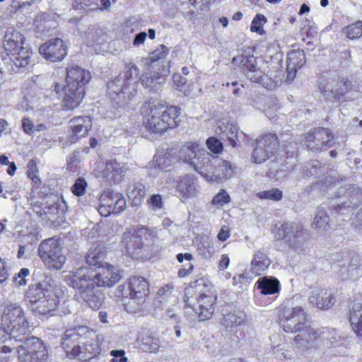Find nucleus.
<instances>
[{
  "label": "nucleus",
  "instance_id": "64",
  "mask_svg": "<svg viewBox=\"0 0 362 362\" xmlns=\"http://www.w3.org/2000/svg\"><path fill=\"white\" fill-rule=\"evenodd\" d=\"M339 60L342 66H349L351 63V50L344 49L339 53Z\"/></svg>",
  "mask_w": 362,
  "mask_h": 362
},
{
  "label": "nucleus",
  "instance_id": "30",
  "mask_svg": "<svg viewBox=\"0 0 362 362\" xmlns=\"http://www.w3.org/2000/svg\"><path fill=\"white\" fill-rule=\"evenodd\" d=\"M81 345L84 349V351L80 349L78 351L79 355L76 358L81 361H88L92 358L94 356L99 354L100 351L98 343L93 337L83 341H81Z\"/></svg>",
  "mask_w": 362,
  "mask_h": 362
},
{
  "label": "nucleus",
  "instance_id": "7",
  "mask_svg": "<svg viewBox=\"0 0 362 362\" xmlns=\"http://www.w3.org/2000/svg\"><path fill=\"white\" fill-rule=\"evenodd\" d=\"M235 65L240 66L247 78L251 81L260 83L269 90L275 89L281 83V78L272 79L257 66V59L253 55H246L243 53L235 56L232 59Z\"/></svg>",
  "mask_w": 362,
  "mask_h": 362
},
{
  "label": "nucleus",
  "instance_id": "22",
  "mask_svg": "<svg viewBox=\"0 0 362 362\" xmlns=\"http://www.w3.org/2000/svg\"><path fill=\"white\" fill-rule=\"evenodd\" d=\"M232 172L233 168L230 162L216 156L214 158L213 170H210V174L206 175V180L223 182L230 177Z\"/></svg>",
  "mask_w": 362,
  "mask_h": 362
},
{
  "label": "nucleus",
  "instance_id": "11",
  "mask_svg": "<svg viewBox=\"0 0 362 362\" xmlns=\"http://www.w3.org/2000/svg\"><path fill=\"white\" fill-rule=\"evenodd\" d=\"M275 237L277 240H284L288 247L296 252L303 250L307 239L305 231L302 226L295 222H286L277 228Z\"/></svg>",
  "mask_w": 362,
  "mask_h": 362
},
{
  "label": "nucleus",
  "instance_id": "63",
  "mask_svg": "<svg viewBox=\"0 0 362 362\" xmlns=\"http://www.w3.org/2000/svg\"><path fill=\"white\" fill-rule=\"evenodd\" d=\"M21 122L22 128L25 134L28 135H32L35 133V125L29 118L24 117L22 119Z\"/></svg>",
  "mask_w": 362,
  "mask_h": 362
},
{
  "label": "nucleus",
  "instance_id": "12",
  "mask_svg": "<svg viewBox=\"0 0 362 362\" xmlns=\"http://www.w3.org/2000/svg\"><path fill=\"white\" fill-rule=\"evenodd\" d=\"M279 317L284 330L292 334L305 330L308 322L304 309L298 305L282 307L279 310Z\"/></svg>",
  "mask_w": 362,
  "mask_h": 362
},
{
  "label": "nucleus",
  "instance_id": "40",
  "mask_svg": "<svg viewBox=\"0 0 362 362\" xmlns=\"http://www.w3.org/2000/svg\"><path fill=\"white\" fill-rule=\"evenodd\" d=\"M220 135L222 139H228L229 144L235 147L237 146V141L234 139L239 127L236 124L222 122L218 127Z\"/></svg>",
  "mask_w": 362,
  "mask_h": 362
},
{
  "label": "nucleus",
  "instance_id": "47",
  "mask_svg": "<svg viewBox=\"0 0 362 362\" xmlns=\"http://www.w3.org/2000/svg\"><path fill=\"white\" fill-rule=\"evenodd\" d=\"M329 216L322 207H318L312 226L313 228L326 230L328 226Z\"/></svg>",
  "mask_w": 362,
  "mask_h": 362
},
{
  "label": "nucleus",
  "instance_id": "32",
  "mask_svg": "<svg viewBox=\"0 0 362 362\" xmlns=\"http://www.w3.org/2000/svg\"><path fill=\"white\" fill-rule=\"evenodd\" d=\"M306 328L302 332H297L294 337V344L299 347H305L308 344H313L319 337L318 332L313 329L310 325L306 323Z\"/></svg>",
  "mask_w": 362,
  "mask_h": 362
},
{
  "label": "nucleus",
  "instance_id": "25",
  "mask_svg": "<svg viewBox=\"0 0 362 362\" xmlns=\"http://www.w3.org/2000/svg\"><path fill=\"white\" fill-rule=\"evenodd\" d=\"M71 127L74 134L71 142H76L78 138L86 136L92 128V120L89 116H80L71 119Z\"/></svg>",
  "mask_w": 362,
  "mask_h": 362
},
{
  "label": "nucleus",
  "instance_id": "18",
  "mask_svg": "<svg viewBox=\"0 0 362 362\" xmlns=\"http://www.w3.org/2000/svg\"><path fill=\"white\" fill-rule=\"evenodd\" d=\"M67 46L60 38L47 40L39 47V52L47 61L57 62L62 61L67 54Z\"/></svg>",
  "mask_w": 362,
  "mask_h": 362
},
{
  "label": "nucleus",
  "instance_id": "15",
  "mask_svg": "<svg viewBox=\"0 0 362 362\" xmlns=\"http://www.w3.org/2000/svg\"><path fill=\"white\" fill-rule=\"evenodd\" d=\"M126 208V199L119 192L105 191L100 197L98 212L103 216H108L111 214H119Z\"/></svg>",
  "mask_w": 362,
  "mask_h": 362
},
{
  "label": "nucleus",
  "instance_id": "3",
  "mask_svg": "<svg viewBox=\"0 0 362 362\" xmlns=\"http://www.w3.org/2000/svg\"><path fill=\"white\" fill-rule=\"evenodd\" d=\"M140 70L132 62H127L122 73L107 83L111 99L119 105L127 104L136 95Z\"/></svg>",
  "mask_w": 362,
  "mask_h": 362
},
{
  "label": "nucleus",
  "instance_id": "23",
  "mask_svg": "<svg viewBox=\"0 0 362 362\" xmlns=\"http://www.w3.org/2000/svg\"><path fill=\"white\" fill-rule=\"evenodd\" d=\"M215 157L207 151L197 150L196 158H194V161H191V167L206 180V175H209V171L213 170L214 158Z\"/></svg>",
  "mask_w": 362,
  "mask_h": 362
},
{
  "label": "nucleus",
  "instance_id": "37",
  "mask_svg": "<svg viewBox=\"0 0 362 362\" xmlns=\"http://www.w3.org/2000/svg\"><path fill=\"white\" fill-rule=\"evenodd\" d=\"M349 321L355 334L362 338V303H354L350 311Z\"/></svg>",
  "mask_w": 362,
  "mask_h": 362
},
{
  "label": "nucleus",
  "instance_id": "26",
  "mask_svg": "<svg viewBox=\"0 0 362 362\" xmlns=\"http://www.w3.org/2000/svg\"><path fill=\"white\" fill-rule=\"evenodd\" d=\"M129 167L125 163H121L116 160H110L105 165L103 175L107 180L114 183L118 182L125 176Z\"/></svg>",
  "mask_w": 362,
  "mask_h": 362
},
{
  "label": "nucleus",
  "instance_id": "41",
  "mask_svg": "<svg viewBox=\"0 0 362 362\" xmlns=\"http://www.w3.org/2000/svg\"><path fill=\"white\" fill-rule=\"evenodd\" d=\"M105 256V247L100 244L97 245L88 250L86 256V262L90 266H99Z\"/></svg>",
  "mask_w": 362,
  "mask_h": 362
},
{
  "label": "nucleus",
  "instance_id": "51",
  "mask_svg": "<svg viewBox=\"0 0 362 362\" xmlns=\"http://www.w3.org/2000/svg\"><path fill=\"white\" fill-rule=\"evenodd\" d=\"M169 53V48L165 45H161L154 51L150 53L149 59L151 63H155L156 62H159L160 60H163ZM166 62L169 64V62H163L161 61L160 63L163 64H166Z\"/></svg>",
  "mask_w": 362,
  "mask_h": 362
},
{
  "label": "nucleus",
  "instance_id": "54",
  "mask_svg": "<svg viewBox=\"0 0 362 362\" xmlns=\"http://www.w3.org/2000/svg\"><path fill=\"white\" fill-rule=\"evenodd\" d=\"M230 202V197L228 193L223 189H221L219 192L213 198L211 204L216 206H222L225 204Z\"/></svg>",
  "mask_w": 362,
  "mask_h": 362
},
{
  "label": "nucleus",
  "instance_id": "48",
  "mask_svg": "<svg viewBox=\"0 0 362 362\" xmlns=\"http://www.w3.org/2000/svg\"><path fill=\"white\" fill-rule=\"evenodd\" d=\"M334 80H332V82H322L320 83L319 88L320 89L324 98L327 100L334 99L339 100V96L337 95V85L334 87Z\"/></svg>",
  "mask_w": 362,
  "mask_h": 362
},
{
  "label": "nucleus",
  "instance_id": "16",
  "mask_svg": "<svg viewBox=\"0 0 362 362\" xmlns=\"http://www.w3.org/2000/svg\"><path fill=\"white\" fill-rule=\"evenodd\" d=\"M278 147L276 136L267 134L257 139V145L252 153V159L255 163H262L276 152Z\"/></svg>",
  "mask_w": 362,
  "mask_h": 362
},
{
  "label": "nucleus",
  "instance_id": "39",
  "mask_svg": "<svg viewBox=\"0 0 362 362\" xmlns=\"http://www.w3.org/2000/svg\"><path fill=\"white\" fill-rule=\"evenodd\" d=\"M127 194L132 202V205L139 206L141 204L146 195L145 186L140 182H136L128 187Z\"/></svg>",
  "mask_w": 362,
  "mask_h": 362
},
{
  "label": "nucleus",
  "instance_id": "38",
  "mask_svg": "<svg viewBox=\"0 0 362 362\" xmlns=\"http://www.w3.org/2000/svg\"><path fill=\"white\" fill-rule=\"evenodd\" d=\"M173 163V158L168 151H158L153 157L154 168L162 172L169 171Z\"/></svg>",
  "mask_w": 362,
  "mask_h": 362
},
{
  "label": "nucleus",
  "instance_id": "50",
  "mask_svg": "<svg viewBox=\"0 0 362 362\" xmlns=\"http://www.w3.org/2000/svg\"><path fill=\"white\" fill-rule=\"evenodd\" d=\"M71 333L79 341H84L91 337H95V333L92 329H90L87 326L79 325L73 329H69Z\"/></svg>",
  "mask_w": 362,
  "mask_h": 362
},
{
  "label": "nucleus",
  "instance_id": "31",
  "mask_svg": "<svg viewBox=\"0 0 362 362\" xmlns=\"http://www.w3.org/2000/svg\"><path fill=\"white\" fill-rule=\"evenodd\" d=\"M245 320V314L240 310H234L223 314L221 325L228 331H233L239 327Z\"/></svg>",
  "mask_w": 362,
  "mask_h": 362
},
{
  "label": "nucleus",
  "instance_id": "59",
  "mask_svg": "<svg viewBox=\"0 0 362 362\" xmlns=\"http://www.w3.org/2000/svg\"><path fill=\"white\" fill-rule=\"evenodd\" d=\"M8 341H21L19 339L12 337L8 333V329H5V327L0 324V346L8 344Z\"/></svg>",
  "mask_w": 362,
  "mask_h": 362
},
{
  "label": "nucleus",
  "instance_id": "17",
  "mask_svg": "<svg viewBox=\"0 0 362 362\" xmlns=\"http://www.w3.org/2000/svg\"><path fill=\"white\" fill-rule=\"evenodd\" d=\"M66 211V202L58 199L56 202L47 204L43 209H40L35 212L41 218L43 224L52 226L59 224Z\"/></svg>",
  "mask_w": 362,
  "mask_h": 362
},
{
  "label": "nucleus",
  "instance_id": "45",
  "mask_svg": "<svg viewBox=\"0 0 362 362\" xmlns=\"http://www.w3.org/2000/svg\"><path fill=\"white\" fill-rule=\"evenodd\" d=\"M19 342H17V341H8V344L0 346V362H8L14 350L18 354Z\"/></svg>",
  "mask_w": 362,
  "mask_h": 362
},
{
  "label": "nucleus",
  "instance_id": "60",
  "mask_svg": "<svg viewBox=\"0 0 362 362\" xmlns=\"http://www.w3.org/2000/svg\"><path fill=\"white\" fill-rule=\"evenodd\" d=\"M35 0H12L11 9L13 12H16L26 6L33 4Z\"/></svg>",
  "mask_w": 362,
  "mask_h": 362
},
{
  "label": "nucleus",
  "instance_id": "49",
  "mask_svg": "<svg viewBox=\"0 0 362 362\" xmlns=\"http://www.w3.org/2000/svg\"><path fill=\"white\" fill-rule=\"evenodd\" d=\"M72 5L75 10L93 11L100 8L99 0H74Z\"/></svg>",
  "mask_w": 362,
  "mask_h": 362
},
{
  "label": "nucleus",
  "instance_id": "13",
  "mask_svg": "<svg viewBox=\"0 0 362 362\" xmlns=\"http://www.w3.org/2000/svg\"><path fill=\"white\" fill-rule=\"evenodd\" d=\"M334 136L330 129L324 127L314 128L300 136V142L310 151L326 150L334 144Z\"/></svg>",
  "mask_w": 362,
  "mask_h": 362
},
{
  "label": "nucleus",
  "instance_id": "56",
  "mask_svg": "<svg viewBox=\"0 0 362 362\" xmlns=\"http://www.w3.org/2000/svg\"><path fill=\"white\" fill-rule=\"evenodd\" d=\"M208 148L214 153H218L223 150V144L219 139L216 137H209L206 140Z\"/></svg>",
  "mask_w": 362,
  "mask_h": 362
},
{
  "label": "nucleus",
  "instance_id": "2",
  "mask_svg": "<svg viewBox=\"0 0 362 362\" xmlns=\"http://www.w3.org/2000/svg\"><path fill=\"white\" fill-rule=\"evenodd\" d=\"M160 101L149 100L145 102L141 107L146 129L154 134H161L168 129L177 126V119L180 115V108L176 106L167 107Z\"/></svg>",
  "mask_w": 362,
  "mask_h": 362
},
{
  "label": "nucleus",
  "instance_id": "52",
  "mask_svg": "<svg viewBox=\"0 0 362 362\" xmlns=\"http://www.w3.org/2000/svg\"><path fill=\"white\" fill-rule=\"evenodd\" d=\"M257 197L262 199H269L274 202L281 200L283 197V192L277 188H272L269 190L259 192Z\"/></svg>",
  "mask_w": 362,
  "mask_h": 362
},
{
  "label": "nucleus",
  "instance_id": "9",
  "mask_svg": "<svg viewBox=\"0 0 362 362\" xmlns=\"http://www.w3.org/2000/svg\"><path fill=\"white\" fill-rule=\"evenodd\" d=\"M19 362H47L49 353L45 344L38 337L27 335L19 342Z\"/></svg>",
  "mask_w": 362,
  "mask_h": 362
},
{
  "label": "nucleus",
  "instance_id": "4",
  "mask_svg": "<svg viewBox=\"0 0 362 362\" xmlns=\"http://www.w3.org/2000/svg\"><path fill=\"white\" fill-rule=\"evenodd\" d=\"M91 75L89 71L78 66L66 69V84L63 87L62 105L67 110L77 107L85 95V86L89 82Z\"/></svg>",
  "mask_w": 362,
  "mask_h": 362
},
{
  "label": "nucleus",
  "instance_id": "20",
  "mask_svg": "<svg viewBox=\"0 0 362 362\" xmlns=\"http://www.w3.org/2000/svg\"><path fill=\"white\" fill-rule=\"evenodd\" d=\"M129 298L132 303L142 305L148 293V284L141 276H132L129 281Z\"/></svg>",
  "mask_w": 362,
  "mask_h": 362
},
{
  "label": "nucleus",
  "instance_id": "29",
  "mask_svg": "<svg viewBox=\"0 0 362 362\" xmlns=\"http://www.w3.org/2000/svg\"><path fill=\"white\" fill-rule=\"evenodd\" d=\"M255 286L263 295H272L278 293L280 291V282L274 276H265L260 277Z\"/></svg>",
  "mask_w": 362,
  "mask_h": 362
},
{
  "label": "nucleus",
  "instance_id": "33",
  "mask_svg": "<svg viewBox=\"0 0 362 362\" xmlns=\"http://www.w3.org/2000/svg\"><path fill=\"white\" fill-rule=\"evenodd\" d=\"M180 194L186 198L193 197L196 194V179L192 175H186L182 177L177 185Z\"/></svg>",
  "mask_w": 362,
  "mask_h": 362
},
{
  "label": "nucleus",
  "instance_id": "6",
  "mask_svg": "<svg viewBox=\"0 0 362 362\" xmlns=\"http://www.w3.org/2000/svg\"><path fill=\"white\" fill-rule=\"evenodd\" d=\"M1 325L8 329V333L15 339L22 341L27 335H30L23 310L16 303L5 304Z\"/></svg>",
  "mask_w": 362,
  "mask_h": 362
},
{
  "label": "nucleus",
  "instance_id": "19",
  "mask_svg": "<svg viewBox=\"0 0 362 362\" xmlns=\"http://www.w3.org/2000/svg\"><path fill=\"white\" fill-rule=\"evenodd\" d=\"M195 300H197V305L194 303L193 299L187 297L185 298V305L192 308L199 321L211 318L214 312V305L216 300V297L203 294L200 295L199 298H195Z\"/></svg>",
  "mask_w": 362,
  "mask_h": 362
},
{
  "label": "nucleus",
  "instance_id": "57",
  "mask_svg": "<svg viewBox=\"0 0 362 362\" xmlns=\"http://www.w3.org/2000/svg\"><path fill=\"white\" fill-rule=\"evenodd\" d=\"M86 182L83 178H78L71 187L72 192L76 196H81L84 194L86 187Z\"/></svg>",
  "mask_w": 362,
  "mask_h": 362
},
{
  "label": "nucleus",
  "instance_id": "24",
  "mask_svg": "<svg viewBox=\"0 0 362 362\" xmlns=\"http://www.w3.org/2000/svg\"><path fill=\"white\" fill-rule=\"evenodd\" d=\"M310 304L320 309L330 308L334 303V297L326 288L313 289L308 298Z\"/></svg>",
  "mask_w": 362,
  "mask_h": 362
},
{
  "label": "nucleus",
  "instance_id": "34",
  "mask_svg": "<svg viewBox=\"0 0 362 362\" xmlns=\"http://www.w3.org/2000/svg\"><path fill=\"white\" fill-rule=\"evenodd\" d=\"M271 263L272 261L263 251L257 250L255 252L251 262V272L255 275H260Z\"/></svg>",
  "mask_w": 362,
  "mask_h": 362
},
{
  "label": "nucleus",
  "instance_id": "58",
  "mask_svg": "<svg viewBox=\"0 0 362 362\" xmlns=\"http://www.w3.org/2000/svg\"><path fill=\"white\" fill-rule=\"evenodd\" d=\"M321 164L317 160H313L307 167L305 170L307 176H317L322 173L321 170Z\"/></svg>",
  "mask_w": 362,
  "mask_h": 362
},
{
  "label": "nucleus",
  "instance_id": "28",
  "mask_svg": "<svg viewBox=\"0 0 362 362\" xmlns=\"http://www.w3.org/2000/svg\"><path fill=\"white\" fill-rule=\"evenodd\" d=\"M59 304V300L53 294L44 299H41L33 304L30 305L33 312L40 315H47L55 310Z\"/></svg>",
  "mask_w": 362,
  "mask_h": 362
},
{
  "label": "nucleus",
  "instance_id": "21",
  "mask_svg": "<svg viewBox=\"0 0 362 362\" xmlns=\"http://www.w3.org/2000/svg\"><path fill=\"white\" fill-rule=\"evenodd\" d=\"M53 290L54 287L48 281H43L31 284L25 292V300L32 305L35 302L54 294Z\"/></svg>",
  "mask_w": 362,
  "mask_h": 362
},
{
  "label": "nucleus",
  "instance_id": "46",
  "mask_svg": "<svg viewBox=\"0 0 362 362\" xmlns=\"http://www.w3.org/2000/svg\"><path fill=\"white\" fill-rule=\"evenodd\" d=\"M342 33L351 40L358 39L362 35V21L358 20L354 23L345 26Z\"/></svg>",
  "mask_w": 362,
  "mask_h": 362
},
{
  "label": "nucleus",
  "instance_id": "35",
  "mask_svg": "<svg viewBox=\"0 0 362 362\" xmlns=\"http://www.w3.org/2000/svg\"><path fill=\"white\" fill-rule=\"evenodd\" d=\"M139 347L145 352L156 353L160 347V339L153 334L138 337Z\"/></svg>",
  "mask_w": 362,
  "mask_h": 362
},
{
  "label": "nucleus",
  "instance_id": "1",
  "mask_svg": "<svg viewBox=\"0 0 362 362\" xmlns=\"http://www.w3.org/2000/svg\"><path fill=\"white\" fill-rule=\"evenodd\" d=\"M122 278V272L108 265L100 272L90 267H80L65 276L68 286L76 291V296L93 309H99L105 296L101 287H111Z\"/></svg>",
  "mask_w": 362,
  "mask_h": 362
},
{
  "label": "nucleus",
  "instance_id": "42",
  "mask_svg": "<svg viewBox=\"0 0 362 362\" xmlns=\"http://www.w3.org/2000/svg\"><path fill=\"white\" fill-rule=\"evenodd\" d=\"M197 147L198 144L196 143H188L182 146L178 153L179 158L191 166V161H194L197 155Z\"/></svg>",
  "mask_w": 362,
  "mask_h": 362
},
{
  "label": "nucleus",
  "instance_id": "62",
  "mask_svg": "<svg viewBox=\"0 0 362 362\" xmlns=\"http://www.w3.org/2000/svg\"><path fill=\"white\" fill-rule=\"evenodd\" d=\"M153 210L156 211L163 207L162 197L160 194H153L148 201Z\"/></svg>",
  "mask_w": 362,
  "mask_h": 362
},
{
  "label": "nucleus",
  "instance_id": "27",
  "mask_svg": "<svg viewBox=\"0 0 362 362\" xmlns=\"http://www.w3.org/2000/svg\"><path fill=\"white\" fill-rule=\"evenodd\" d=\"M61 346L69 358H76L79 355V349H82L81 341L69 329H66L62 335Z\"/></svg>",
  "mask_w": 362,
  "mask_h": 362
},
{
  "label": "nucleus",
  "instance_id": "53",
  "mask_svg": "<svg viewBox=\"0 0 362 362\" xmlns=\"http://www.w3.org/2000/svg\"><path fill=\"white\" fill-rule=\"evenodd\" d=\"M199 253L205 259H209L211 257L212 254L215 252L214 243L209 240L204 239L201 241L198 247Z\"/></svg>",
  "mask_w": 362,
  "mask_h": 362
},
{
  "label": "nucleus",
  "instance_id": "43",
  "mask_svg": "<svg viewBox=\"0 0 362 362\" xmlns=\"http://www.w3.org/2000/svg\"><path fill=\"white\" fill-rule=\"evenodd\" d=\"M354 79V78L352 76H350V78H343L341 81L337 84V95L339 96V100H340L341 96L349 90H358L359 89L358 85L356 84V80Z\"/></svg>",
  "mask_w": 362,
  "mask_h": 362
},
{
  "label": "nucleus",
  "instance_id": "5",
  "mask_svg": "<svg viewBox=\"0 0 362 362\" xmlns=\"http://www.w3.org/2000/svg\"><path fill=\"white\" fill-rule=\"evenodd\" d=\"M25 39L19 32L14 31L5 35L4 47L13 62L12 69L16 72H23L30 65L31 49L25 42Z\"/></svg>",
  "mask_w": 362,
  "mask_h": 362
},
{
  "label": "nucleus",
  "instance_id": "55",
  "mask_svg": "<svg viewBox=\"0 0 362 362\" xmlns=\"http://www.w3.org/2000/svg\"><path fill=\"white\" fill-rule=\"evenodd\" d=\"M266 22L267 19L264 15H256L252 21L250 30L254 33H259L262 35L264 32L262 27Z\"/></svg>",
  "mask_w": 362,
  "mask_h": 362
},
{
  "label": "nucleus",
  "instance_id": "44",
  "mask_svg": "<svg viewBox=\"0 0 362 362\" xmlns=\"http://www.w3.org/2000/svg\"><path fill=\"white\" fill-rule=\"evenodd\" d=\"M305 62V54L303 50H294L288 54L287 66L291 69L300 68Z\"/></svg>",
  "mask_w": 362,
  "mask_h": 362
},
{
  "label": "nucleus",
  "instance_id": "61",
  "mask_svg": "<svg viewBox=\"0 0 362 362\" xmlns=\"http://www.w3.org/2000/svg\"><path fill=\"white\" fill-rule=\"evenodd\" d=\"M30 274V270L27 268H22L15 276L13 281L16 285L25 286L27 283L26 277Z\"/></svg>",
  "mask_w": 362,
  "mask_h": 362
},
{
  "label": "nucleus",
  "instance_id": "14",
  "mask_svg": "<svg viewBox=\"0 0 362 362\" xmlns=\"http://www.w3.org/2000/svg\"><path fill=\"white\" fill-rule=\"evenodd\" d=\"M169 74L170 66L166 62V64H163V68L158 69V71L150 70L143 73L139 78V81L149 93L160 95L165 84V76Z\"/></svg>",
  "mask_w": 362,
  "mask_h": 362
},
{
  "label": "nucleus",
  "instance_id": "10",
  "mask_svg": "<svg viewBox=\"0 0 362 362\" xmlns=\"http://www.w3.org/2000/svg\"><path fill=\"white\" fill-rule=\"evenodd\" d=\"M153 233L148 229L141 227L131 232H125L122 236L121 247L123 252L132 258H137L145 245L151 244Z\"/></svg>",
  "mask_w": 362,
  "mask_h": 362
},
{
  "label": "nucleus",
  "instance_id": "8",
  "mask_svg": "<svg viewBox=\"0 0 362 362\" xmlns=\"http://www.w3.org/2000/svg\"><path fill=\"white\" fill-rule=\"evenodd\" d=\"M37 252L40 259L49 269L59 270L66 260L62 243L58 238H50L42 241Z\"/></svg>",
  "mask_w": 362,
  "mask_h": 362
},
{
  "label": "nucleus",
  "instance_id": "36",
  "mask_svg": "<svg viewBox=\"0 0 362 362\" xmlns=\"http://www.w3.org/2000/svg\"><path fill=\"white\" fill-rule=\"evenodd\" d=\"M173 291V287L169 284L160 288L154 299L155 306L158 309H163L167 305L175 302V297L172 295Z\"/></svg>",
  "mask_w": 362,
  "mask_h": 362
}]
</instances>
